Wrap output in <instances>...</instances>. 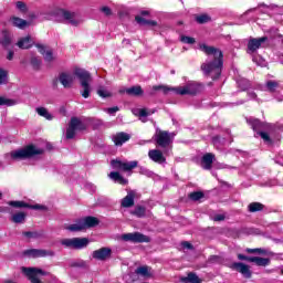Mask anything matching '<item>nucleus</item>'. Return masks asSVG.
<instances>
[{"instance_id": "63", "label": "nucleus", "mask_w": 283, "mask_h": 283, "mask_svg": "<svg viewBox=\"0 0 283 283\" xmlns=\"http://www.w3.org/2000/svg\"><path fill=\"white\" fill-rule=\"evenodd\" d=\"M118 92H119L120 94H127V88L120 87V88L118 90Z\"/></svg>"}, {"instance_id": "30", "label": "nucleus", "mask_w": 283, "mask_h": 283, "mask_svg": "<svg viewBox=\"0 0 283 283\" xmlns=\"http://www.w3.org/2000/svg\"><path fill=\"white\" fill-rule=\"evenodd\" d=\"M10 22L12 23V25H14V28H19L20 30H24V28H28L29 25L28 21L17 17L11 18Z\"/></svg>"}, {"instance_id": "22", "label": "nucleus", "mask_w": 283, "mask_h": 283, "mask_svg": "<svg viewBox=\"0 0 283 283\" xmlns=\"http://www.w3.org/2000/svg\"><path fill=\"white\" fill-rule=\"evenodd\" d=\"M136 198V192L130 190L126 197H124L120 201V207L124 209H129L134 207V199Z\"/></svg>"}, {"instance_id": "45", "label": "nucleus", "mask_w": 283, "mask_h": 283, "mask_svg": "<svg viewBox=\"0 0 283 283\" xmlns=\"http://www.w3.org/2000/svg\"><path fill=\"white\" fill-rule=\"evenodd\" d=\"M253 63H256L260 67H266V60H264L262 56H253L252 57Z\"/></svg>"}, {"instance_id": "31", "label": "nucleus", "mask_w": 283, "mask_h": 283, "mask_svg": "<svg viewBox=\"0 0 283 283\" xmlns=\"http://www.w3.org/2000/svg\"><path fill=\"white\" fill-rule=\"evenodd\" d=\"M181 282L184 283H202V280H200L199 276L196 275V273L190 272L187 276L181 277Z\"/></svg>"}, {"instance_id": "51", "label": "nucleus", "mask_w": 283, "mask_h": 283, "mask_svg": "<svg viewBox=\"0 0 283 283\" xmlns=\"http://www.w3.org/2000/svg\"><path fill=\"white\" fill-rule=\"evenodd\" d=\"M17 8L20 10V12H27L28 11V6H25V2H23V1H18L17 2Z\"/></svg>"}, {"instance_id": "40", "label": "nucleus", "mask_w": 283, "mask_h": 283, "mask_svg": "<svg viewBox=\"0 0 283 283\" xmlns=\"http://www.w3.org/2000/svg\"><path fill=\"white\" fill-rule=\"evenodd\" d=\"M248 209L250 213H255V211H262V209H264V206L260 202H252L248 206Z\"/></svg>"}, {"instance_id": "26", "label": "nucleus", "mask_w": 283, "mask_h": 283, "mask_svg": "<svg viewBox=\"0 0 283 283\" xmlns=\"http://www.w3.org/2000/svg\"><path fill=\"white\" fill-rule=\"evenodd\" d=\"M280 90V82L275 80H269L265 82V92H271V94H274V92H277Z\"/></svg>"}, {"instance_id": "48", "label": "nucleus", "mask_w": 283, "mask_h": 283, "mask_svg": "<svg viewBox=\"0 0 283 283\" xmlns=\"http://www.w3.org/2000/svg\"><path fill=\"white\" fill-rule=\"evenodd\" d=\"M197 23H209L211 21V18L207 14H201L196 18Z\"/></svg>"}, {"instance_id": "62", "label": "nucleus", "mask_w": 283, "mask_h": 283, "mask_svg": "<svg viewBox=\"0 0 283 283\" xmlns=\"http://www.w3.org/2000/svg\"><path fill=\"white\" fill-rule=\"evenodd\" d=\"M220 169H235V167L227 166V165H221Z\"/></svg>"}, {"instance_id": "44", "label": "nucleus", "mask_w": 283, "mask_h": 283, "mask_svg": "<svg viewBox=\"0 0 283 283\" xmlns=\"http://www.w3.org/2000/svg\"><path fill=\"white\" fill-rule=\"evenodd\" d=\"M1 105H6L7 107H12V105H17V102H14L13 99L0 96V106Z\"/></svg>"}, {"instance_id": "35", "label": "nucleus", "mask_w": 283, "mask_h": 283, "mask_svg": "<svg viewBox=\"0 0 283 283\" xmlns=\"http://www.w3.org/2000/svg\"><path fill=\"white\" fill-rule=\"evenodd\" d=\"M128 96H140L143 94V88L140 86H132L126 90Z\"/></svg>"}, {"instance_id": "60", "label": "nucleus", "mask_w": 283, "mask_h": 283, "mask_svg": "<svg viewBox=\"0 0 283 283\" xmlns=\"http://www.w3.org/2000/svg\"><path fill=\"white\" fill-rule=\"evenodd\" d=\"M181 247H182L184 249H193V245H191V243H189V242H187V241L182 242V243H181Z\"/></svg>"}, {"instance_id": "61", "label": "nucleus", "mask_w": 283, "mask_h": 283, "mask_svg": "<svg viewBox=\"0 0 283 283\" xmlns=\"http://www.w3.org/2000/svg\"><path fill=\"white\" fill-rule=\"evenodd\" d=\"M7 59H8V61H12L14 59V51L9 50Z\"/></svg>"}, {"instance_id": "25", "label": "nucleus", "mask_w": 283, "mask_h": 283, "mask_svg": "<svg viewBox=\"0 0 283 283\" xmlns=\"http://www.w3.org/2000/svg\"><path fill=\"white\" fill-rule=\"evenodd\" d=\"M0 43H1L2 48H6V50H8V48H10V45L12 43V35H10V32L2 31L1 36H0Z\"/></svg>"}, {"instance_id": "17", "label": "nucleus", "mask_w": 283, "mask_h": 283, "mask_svg": "<svg viewBox=\"0 0 283 283\" xmlns=\"http://www.w3.org/2000/svg\"><path fill=\"white\" fill-rule=\"evenodd\" d=\"M148 158L153 160V163H157V165H165L167 163V158L163 155V151L159 149H150L148 151Z\"/></svg>"}, {"instance_id": "12", "label": "nucleus", "mask_w": 283, "mask_h": 283, "mask_svg": "<svg viewBox=\"0 0 283 283\" xmlns=\"http://www.w3.org/2000/svg\"><path fill=\"white\" fill-rule=\"evenodd\" d=\"M111 167L119 171H132V169H136V167H138V161H122L114 159L111 161Z\"/></svg>"}, {"instance_id": "1", "label": "nucleus", "mask_w": 283, "mask_h": 283, "mask_svg": "<svg viewBox=\"0 0 283 283\" xmlns=\"http://www.w3.org/2000/svg\"><path fill=\"white\" fill-rule=\"evenodd\" d=\"M199 50L205 52V54L208 56V60L201 64V71L203 72L205 76H209L212 78V81H217V78H220L222 67L224 65V55L222 54V51L207 44H200Z\"/></svg>"}, {"instance_id": "55", "label": "nucleus", "mask_w": 283, "mask_h": 283, "mask_svg": "<svg viewBox=\"0 0 283 283\" xmlns=\"http://www.w3.org/2000/svg\"><path fill=\"white\" fill-rule=\"evenodd\" d=\"M101 12L106 14V17H109V14H112V9H109V7H102Z\"/></svg>"}, {"instance_id": "27", "label": "nucleus", "mask_w": 283, "mask_h": 283, "mask_svg": "<svg viewBox=\"0 0 283 283\" xmlns=\"http://www.w3.org/2000/svg\"><path fill=\"white\" fill-rule=\"evenodd\" d=\"M133 114L134 116H138L142 123H147V116H149L151 113L147 112L145 108H135L133 109Z\"/></svg>"}, {"instance_id": "50", "label": "nucleus", "mask_w": 283, "mask_h": 283, "mask_svg": "<svg viewBox=\"0 0 283 283\" xmlns=\"http://www.w3.org/2000/svg\"><path fill=\"white\" fill-rule=\"evenodd\" d=\"M245 251H247V253H259V255H264L266 253V250L260 249V248H256V249L248 248Z\"/></svg>"}, {"instance_id": "59", "label": "nucleus", "mask_w": 283, "mask_h": 283, "mask_svg": "<svg viewBox=\"0 0 283 283\" xmlns=\"http://www.w3.org/2000/svg\"><path fill=\"white\" fill-rule=\"evenodd\" d=\"M213 220L214 222H222V220H224V214H216Z\"/></svg>"}, {"instance_id": "34", "label": "nucleus", "mask_w": 283, "mask_h": 283, "mask_svg": "<svg viewBox=\"0 0 283 283\" xmlns=\"http://www.w3.org/2000/svg\"><path fill=\"white\" fill-rule=\"evenodd\" d=\"M212 144L217 149H222V147L227 145V139L220 136H216L212 138Z\"/></svg>"}, {"instance_id": "7", "label": "nucleus", "mask_w": 283, "mask_h": 283, "mask_svg": "<svg viewBox=\"0 0 283 283\" xmlns=\"http://www.w3.org/2000/svg\"><path fill=\"white\" fill-rule=\"evenodd\" d=\"M60 244L65 249H73L75 251H81V249H86L90 244V239L87 238H72V239H62Z\"/></svg>"}, {"instance_id": "43", "label": "nucleus", "mask_w": 283, "mask_h": 283, "mask_svg": "<svg viewBox=\"0 0 283 283\" xmlns=\"http://www.w3.org/2000/svg\"><path fill=\"white\" fill-rule=\"evenodd\" d=\"M0 85H8V71L0 67Z\"/></svg>"}, {"instance_id": "8", "label": "nucleus", "mask_w": 283, "mask_h": 283, "mask_svg": "<svg viewBox=\"0 0 283 283\" xmlns=\"http://www.w3.org/2000/svg\"><path fill=\"white\" fill-rule=\"evenodd\" d=\"M174 138H176L175 133H169L166 130H160L159 128L156 129V133L154 135V139L157 143L159 147H169L171 143H174Z\"/></svg>"}, {"instance_id": "37", "label": "nucleus", "mask_w": 283, "mask_h": 283, "mask_svg": "<svg viewBox=\"0 0 283 283\" xmlns=\"http://www.w3.org/2000/svg\"><path fill=\"white\" fill-rule=\"evenodd\" d=\"M255 136H260L262 140L265 143V145H273V139H271V136L269 135V133L264 130H260L256 133Z\"/></svg>"}, {"instance_id": "39", "label": "nucleus", "mask_w": 283, "mask_h": 283, "mask_svg": "<svg viewBox=\"0 0 283 283\" xmlns=\"http://www.w3.org/2000/svg\"><path fill=\"white\" fill-rule=\"evenodd\" d=\"M12 222L15 224H21V222L25 221V213L24 212H18L11 217Z\"/></svg>"}, {"instance_id": "56", "label": "nucleus", "mask_w": 283, "mask_h": 283, "mask_svg": "<svg viewBox=\"0 0 283 283\" xmlns=\"http://www.w3.org/2000/svg\"><path fill=\"white\" fill-rule=\"evenodd\" d=\"M238 260H245V262H251V260H253V256H247L244 254H238Z\"/></svg>"}, {"instance_id": "15", "label": "nucleus", "mask_w": 283, "mask_h": 283, "mask_svg": "<svg viewBox=\"0 0 283 283\" xmlns=\"http://www.w3.org/2000/svg\"><path fill=\"white\" fill-rule=\"evenodd\" d=\"M93 260H98L99 262H105V260H109L112 258V249L111 248H101L92 252Z\"/></svg>"}, {"instance_id": "49", "label": "nucleus", "mask_w": 283, "mask_h": 283, "mask_svg": "<svg viewBox=\"0 0 283 283\" xmlns=\"http://www.w3.org/2000/svg\"><path fill=\"white\" fill-rule=\"evenodd\" d=\"M139 174L142 176H147V178H151V176H154V172L146 167H139Z\"/></svg>"}, {"instance_id": "3", "label": "nucleus", "mask_w": 283, "mask_h": 283, "mask_svg": "<svg viewBox=\"0 0 283 283\" xmlns=\"http://www.w3.org/2000/svg\"><path fill=\"white\" fill-rule=\"evenodd\" d=\"M160 91L164 94L175 92V94H178L179 96H196V94H200V92L202 91V85L198 84L197 82H188L185 86L179 87L155 85L151 87V90L148 91V96H154V94Z\"/></svg>"}, {"instance_id": "64", "label": "nucleus", "mask_w": 283, "mask_h": 283, "mask_svg": "<svg viewBox=\"0 0 283 283\" xmlns=\"http://www.w3.org/2000/svg\"><path fill=\"white\" fill-rule=\"evenodd\" d=\"M275 98H276V101H279V102H282V101H283V96H282V95H280V96L275 95Z\"/></svg>"}, {"instance_id": "5", "label": "nucleus", "mask_w": 283, "mask_h": 283, "mask_svg": "<svg viewBox=\"0 0 283 283\" xmlns=\"http://www.w3.org/2000/svg\"><path fill=\"white\" fill-rule=\"evenodd\" d=\"M54 19L59 23H69L70 25H78V23H81L76 12L67 11L65 9L55 10Z\"/></svg>"}, {"instance_id": "6", "label": "nucleus", "mask_w": 283, "mask_h": 283, "mask_svg": "<svg viewBox=\"0 0 283 283\" xmlns=\"http://www.w3.org/2000/svg\"><path fill=\"white\" fill-rule=\"evenodd\" d=\"M98 226V219L95 217H85L84 219L77 220L75 223L66 227L67 231L76 232L83 231L84 229H92V227Z\"/></svg>"}, {"instance_id": "29", "label": "nucleus", "mask_w": 283, "mask_h": 283, "mask_svg": "<svg viewBox=\"0 0 283 283\" xmlns=\"http://www.w3.org/2000/svg\"><path fill=\"white\" fill-rule=\"evenodd\" d=\"M108 178H111V180H113L114 182H117L118 185H127V179L122 177L120 172L112 171L108 175Z\"/></svg>"}, {"instance_id": "46", "label": "nucleus", "mask_w": 283, "mask_h": 283, "mask_svg": "<svg viewBox=\"0 0 283 283\" xmlns=\"http://www.w3.org/2000/svg\"><path fill=\"white\" fill-rule=\"evenodd\" d=\"M97 94L101 96V98H109V96H112V93L103 87L97 90Z\"/></svg>"}, {"instance_id": "14", "label": "nucleus", "mask_w": 283, "mask_h": 283, "mask_svg": "<svg viewBox=\"0 0 283 283\" xmlns=\"http://www.w3.org/2000/svg\"><path fill=\"white\" fill-rule=\"evenodd\" d=\"M27 258H54V251L43 249H29L23 252Z\"/></svg>"}, {"instance_id": "36", "label": "nucleus", "mask_w": 283, "mask_h": 283, "mask_svg": "<svg viewBox=\"0 0 283 283\" xmlns=\"http://www.w3.org/2000/svg\"><path fill=\"white\" fill-rule=\"evenodd\" d=\"M36 113L39 114V116H42L46 120H52V118H54L52 116V114H50V112H48V108H45V107H38Z\"/></svg>"}, {"instance_id": "32", "label": "nucleus", "mask_w": 283, "mask_h": 283, "mask_svg": "<svg viewBox=\"0 0 283 283\" xmlns=\"http://www.w3.org/2000/svg\"><path fill=\"white\" fill-rule=\"evenodd\" d=\"M250 262H253L254 264H256V266H269V264H271L270 259L260 256H252V259H250Z\"/></svg>"}, {"instance_id": "28", "label": "nucleus", "mask_w": 283, "mask_h": 283, "mask_svg": "<svg viewBox=\"0 0 283 283\" xmlns=\"http://www.w3.org/2000/svg\"><path fill=\"white\" fill-rule=\"evenodd\" d=\"M34 44V41H32V38L30 36H25V38H22L18 43V48H20L21 50H29V48L31 45Z\"/></svg>"}, {"instance_id": "52", "label": "nucleus", "mask_w": 283, "mask_h": 283, "mask_svg": "<svg viewBox=\"0 0 283 283\" xmlns=\"http://www.w3.org/2000/svg\"><path fill=\"white\" fill-rule=\"evenodd\" d=\"M118 106H114L111 108H104V112H106V114H109L111 116H114L116 114V112H118Z\"/></svg>"}, {"instance_id": "20", "label": "nucleus", "mask_w": 283, "mask_h": 283, "mask_svg": "<svg viewBox=\"0 0 283 283\" xmlns=\"http://www.w3.org/2000/svg\"><path fill=\"white\" fill-rule=\"evenodd\" d=\"M232 269L241 273L243 277H247L248 280L251 277V269L244 263H232Z\"/></svg>"}, {"instance_id": "41", "label": "nucleus", "mask_w": 283, "mask_h": 283, "mask_svg": "<svg viewBox=\"0 0 283 283\" xmlns=\"http://www.w3.org/2000/svg\"><path fill=\"white\" fill-rule=\"evenodd\" d=\"M136 275H143V277H149V268L139 266L135 270Z\"/></svg>"}, {"instance_id": "38", "label": "nucleus", "mask_w": 283, "mask_h": 283, "mask_svg": "<svg viewBox=\"0 0 283 283\" xmlns=\"http://www.w3.org/2000/svg\"><path fill=\"white\" fill-rule=\"evenodd\" d=\"M145 207L143 206H137L134 210L130 211L132 216H136V218H145Z\"/></svg>"}, {"instance_id": "23", "label": "nucleus", "mask_w": 283, "mask_h": 283, "mask_svg": "<svg viewBox=\"0 0 283 283\" xmlns=\"http://www.w3.org/2000/svg\"><path fill=\"white\" fill-rule=\"evenodd\" d=\"M143 17H149V11L143 10L140 11V15L135 17V20L139 25H156V21L147 20Z\"/></svg>"}, {"instance_id": "53", "label": "nucleus", "mask_w": 283, "mask_h": 283, "mask_svg": "<svg viewBox=\"0 0 283 283\" xmlns=\"http://www.w3.org/2000/svg\"><path fill=\"white\" fill-rule=\"evenodd\" d=\"M248 96L250 101H256L258 103H260V98H258V94H255V92L249 91Z\"/></svg>"}, {"instance_id": "47", "label": "nucleus", "mask_w": 283, "mask_h": 283, "mask_svg": "<svg viewBox=\"0 0 283 283\" xmlns=\"http://www.w3.org/2000/svg\"><path fill=\"white\" fill-rule=\"evenodd\" d=\"M180 41L181 43H186L187 45H193V43H196V39L187 35H181Z\"/></svg>"}, {"instance_id": "10", "label": "nucleus", "mask_w": 283, "mask_h": 283, "mask_svg": "<svg viewBox=\"0 0 283 283\" xmlns=\"http://www.w3.org/2000/svg\"><path fill=\"white\" fill-rule=\"evenodd\" d=\"M269 45V38H250L248 41V54H255L261 48Z\"/></svg>"}, {"instance_id": "21", "label": "nucleus", "mask_w": 283, "mask_h": 283, "mask_svg": "<svg viewBox=\"0 0 283 283\" xmlns=\"http://www.w3.org/2000/svg\"><path fill=\"white\" fill-rule=\"evenodd\" d=\"M214 160H216V155H213L212 153L205 154L201 158L202 169H206V170L211 169Z\"/></svg>"}, {"instance_id": "58", "label": "nucleus", "mask_w": 283, "mask_h": 283, "mask_svg": "<svg viewBox=\"0 0 283 283\" xmlns=\"http://www.w3.org/2000/svg\"><path fill=\"white\" fill-rule=\"evenodd\" d=\"M31 63H32V65H33L34 67H39V65H41V60L38 59V57H33V59L31 60Z\"/></svg>"}, {"instance_id": "11", "label": "nucleus", "mask_w": 283, "mask_h": 283, "mask_svg": "<svg viewBox=\"0 0 283 283\" xmlns=\"http://www.w3.org/2000/svg\"><path fill=\"white\" fill-rule=\"evenodd\" d=\"M123 242H133L134 244H140L143 242H151V239L140 232H129L120 235Z\"/></svg>"}, {"instance_id": "24", "label": "nucleus", "mask_w": 283, "mask_h": 283, "mask_svg": "<svg viewBox=\"0 0 283 283\" xmlns=\"http://www.w3.org/2000/svg\"><path fill=\"white\" fill-rule=\"evenodd\" d=\"M36 48L40 54L44 56V61H46L48 63H52V61H54V53H52V50H45V46L41 44H36Z\"/></svg>"}, {"instance_id": "42", "label": "nucleus", "mask_w": 283, "mask_h": 283, "mask_svg": "<svg viewBox=\"0 0 283 283\" xmlns=\"http://www.w3.org/2000/svg\"><path fill=\"white\" fill-rule=\"evenodd\" d=\"M190 200L193 202H198V200H202L205 198V193L202 191H195L189 195Z\"/></svg>"}, {"instance_id": "19", "label": "nucleus", "mask_w": 283, "mask_h": 283, "mask_svg": "<svg viewBox=\"0 0 283 283\" xmlns=\"http://www.w3.org/2000/svg\"><path fill=\"white\" fill-rule=\"evenodd\" d=\"M9 205H10V207H15V209H34L35 211L45 209V207H43L41 205L30 206V205L25 203L24 201H10Z\"/></svg>"}, {"instance_id": "18", "label": "nucleus", "mask_w": 283, "mask_h": 283, "mask_svg": "<svg viewBox=\"0 0 283 283\" xmlns=\"http://www.w3.org/2000/svg\"><path fill=\"white\" fill-rule=\"evenodd\" d=\"M129 138H132L130 134L127 133H117L115 135L112 136V140L114 143V145H116V147H120L123 145H125V143H127V140H129Z\"/></svg>"}, {"instance_id": "4", "label": "nucleus", "mask_w": 283, "mask_h": 283, "mask_svg": "<svg viewBox=\"0 0 283 283\" xmlns=\"http://www.w3.org/2000/svg\"><path fill=\"white\" fill-rule=\"evenodd\" d=\"M45 150L35 145H28L22 149L12 150L7 154V158L10 160H28L30 158H34V156H41Z\"/></svg>"}, {"instance_id": "9", "label": "nucleus", "mask_w": 283, "mask_h": 283, "mask_svg": "<svg viewBox=\"0 0 283 283\" xmlns=\"http://www.w3.org/2000/svg\"><path fill=\"white\" fill-rule=\"evenodd\" d=\"M87 129V126L81 122L77 117H72L69 124V128L66 129V138L72 140L74 136H76V132H83Z\"/></svg>"}, {"instance_id": "13", "label": "nucleus", "mask_w": 283, "mask_h": 283, "mask_svg": "<svg viewBox=\"0 0 283 283\" xmlns=\"http://www.w3.org/2000/svg\"><path fill=\"white\" fill-rule=\"evenodd\" d=\"M22 273L27 275L31 283H41L39 275H48V272L36 268H22Z\"/></svg>"}, {"instance_id": "54", "label": "nucleus", "mask_w": 283, "mask_h": 283, "mask_svg": "<svg viewBox=\"0 0 283 283\" xmlns=\"http://www.w3.org/2000/svg\"><path fill=\"white\" fill-rule=\"evenodd\" d=\"M275 185H277V181L275 179H270L263 184V187H275Z\"/></svg>"}, {"instance_id": "33", "label": "nucleus", "mask_w": 283, "mask_h": 283, "mask_svg": "<svg viewBox=\"0 0 283 283\" xmlns=\"http://www.w3.org/2000/svg\"><path fill=\"white\" fill-rule=\"evenodd\" d=\"M237 85L238 87H240V90L242 92H247V90L249 87H251V82H249V80L244 78V77H240L238 81H237Z\"/></svg>"}, {"instance_id": "2", "label": "nucleus", "mask_w": 283, "mask_h": 283, "mask_svg": "<svg viewBox=\"0 0 283 283\" xmlns=\"http://www.w3.org/2000/svg\"><path fill=\"white\" fill-rule=\"evenodd\" d=\"M76 78L80 81L82 87L81 96L83 98H90L92 94V74L87 70L77 67L73 73H62L59 76L61 85L65 88L72 87Z\"/></svg>"}, {"instance_id": "57", "label": "nucleus", "mask_w": 283, "mask_h": 283, "mask_svg": "<svg viewBox=\"0 0 283 283\" xmlns=\"http://www.w3.org/2000/svg\"><path fill=\"white\" fill-rule=\"evenodd\" d=\"M25 238H39V233L36 232H23Z\"/></svg>"}, {"instance_id": "16", "label": "nucleus", "mask_w": 283, "mask_h": 283, "mask_svg": "<svg viewBox=\"0 0 283 283\" xmlns=\"http://www.w3.org/2000/svg\"><path fill=\"white\" fill-rule=\"evenodd\" d=\"M247 122L251 125L253 132H256V134L258 132L271 129L273 127L271 124L262 123L260 119L253 117L248 118Z\"/></svg>"}]
</instances>
